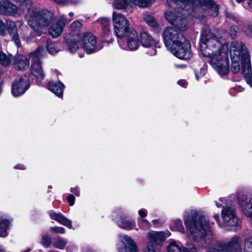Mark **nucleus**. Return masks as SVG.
<instances>
[{
    "label": "nucleus",
    "instance_id": "1",
    "mask_svg": "<svg viewBox=\"0 0 252 252\" xmlns=\"http://www.w3.org/2000/svg\"><path fill=\"white\" fill-rule=\"evenodd\" d=\"M200 49L202 56L211 63L220 62L229 63L228 44L221 38L217 37L208 28L202 31Z\"/></svg>",
    "mask_w": 252,
    "mask_h": 252
},
{
    "label": "nucleus",
    "instance_id": "2",
    "mask_svg": "<svg viewBox=\"0 0 252 252\" xmlns=\"http://www.w3.org/2000/svg\"><path fill=\"white\" fill-rule=\"evenodd\" d=\"M184 222L190 238L195 241L209 244L212 239V232L208 223V218L195 210L187 212Z\"/></svg>",
    "mask_w": 252,
    "mask_h": 252
},
{
    "label": "nucleus",
    "instance_id": "3",
    "mask_svg": "<svg viewBox=\"0 0 252 252\" xmlns=\"http://www.w3.org/2000/svg\"><path fill=\"white\" fill-rule=\"evenodd\" d=\"M162 36L167 49L177 58L186 60L192 56L190 43L182 32L168 27L164 30Z\"/></svg>",
    "mask_w": 252,
    "mask_h": 252
},
{
    "label": "nucleus",
    "instance_id": "4",
    "mask_svg": "<svg viewBox=\"0 0 252 252\" xmlns=\"http://www.w3.org/2000/svg\"><path fill=\"white\" fill-rule=\"evenodd\" d=\"M198 0H166V5L173 7L165 11L164 17L173 28L180 32L186 31L188 28L189 18L187 10L190 5L195 4Z\"/></svg>",
    "mask_w": 252,
    "mask_h": 252
},
{
    "label": "nucleus",
    "instance_id": "5",
    "mask_svg": "<svg viewBox=\"0 0 252 252\" xmlns=\"http://www.w3.org/2000/svg\"><path fill=\"white\" fill-rule=\"evenodd\" d=\"M53 17V14L46 10H41L33 7L28 10V24L35 32L39 28L49 25Z\"/></svg>",
    "mask_w": 252,
    "mask_h": 252
},
{
    "label": "nucleus",
    "instance_id": "6",
    "mask_svg": "<svg viewBox=\"0 0 252 252\" xmlns=\"http://www.w3.org/2000/svg\"><path fill=\"white\" fill-rule=\"evenodd\" d=\"M230 58L231 63H250V55L242 42L234 41L230 46Z\"/></svg>",
    "mask_w": 252,
    "mask_h": 252
},
{
    "label": "nucleus",
    "instance_id": "7",
    "mask_svg": "<svg viewBox=\"0 0 252 252\" xmlns=\"http://www.w3.org/2000/svg\"><path fill=\"white\" fill-rule=\"evenodd\" d=\"M114 25V32L116 36L120 38H123L126 36L131 29L130 23L123 15L120 13L114 12L112 14Z\"/></svg>",
    "mask_w": 252,
    "mask_h": 252
},
{
    "label": "nucleus",
    "instance_id": "8",
    "mask_svg": "<svg viewBox=\"0 0 252 252\" xmlns=\"http://www.w3.org/2000/svg\"><path fill=\"white\" fill-rule=\"evenodd\" d=\"M78 42L80 46H82L83 51L88 54L95 52L102 48L101 45L97 44L95 37L90 32L80 34Z\"/></svg>",
    "mask_w": 252,
    "mask_h": 252
},
{
    "label": "nucleus",
    "instance_id": "9",
    "mask_svg": "<svg viewBox=\"0 0 252 252\" xmlns=\"http://www.w3.org/2000/svg\"><path fill=\"white\" fill-rule=\"evenodd\" d=\"M221 217L223 225L227 230H231L232 229L228 227L236 226L238 224L235 209L233 206H226L224 207L221 211Z\"/></svg>",
    "mask_w": 252,
    "mask_h": 252
},
{
    "label": "nucleus",
    "instance_id": "10",
    "mask_svg": "<svg viewBox=\"0 0 252 252\" xmlns=\"http://www.w3.org/2000/svg\"><path fill=\"white\" fill-rule=\"evenodd\" d=\"M209 252H240L239 237L235 236L227 243L219 244L211 248Z\"/></svg>",
    "mask_w": 252,
    "mask_h": 252
},
{
    "label": "nucleus",
    "instance_id": "11",
    "mask_svg": "<svg viewBox=\"0 0 252 252\" xmlns=\"http://www.w3.org/2000/svg\"><path fill=\"white\" fill-rule=\"evenodd\" d=\"M119 239L123 244L118 245L119 252H138L137 245L130 237L126 234H120Z\"/></svg>",
    "mask_w": 252,
    "mask_h": 252
},
{
    "label": "nucleus",
    "instance_id": "12",
    "mask_svg": "<svg viewBox=\"0 0 252 252\" xmlns=\"http://www.w3.org/2000/svg\"><path fill=\"white\" fill-rule=\"evenodd\" d=\"M147 237L150 240L145 250V252H156L153 243L156 245L161 246L164 240V234L162 232L150 231Z\"/></svg>",
    "mask_w": 252,
    "mask_h": 252
},
{
    "label": "nucleus",
    "instance_id": "13",
    "mask_svg": "<svg viewBox=\"0 0 252 252\" xmlns=\"http://www.w3.org/2000/svg\"><path fill=\"white\" fill-rule=\"evenodd\" d=\"M66 23V18L63 15L61 16L52 23L49 30V34L53 37H59L63 31Z\"/></svg>",
    "mask_w": 252,
    "mask_h": 252
},
{
    "label": "nucleus",
    "instance_id": "14",
    "mask_svg": "<svg viewBox=\"0 0 252 252\" xmlns=\"http://www.w3.org/2000/svg\"><path fill=\"white\" fill-rule=\"evenodd\" d=\"M29 87V80L20 78L13 82L12 85V94L14 96H19L24 94Z\"/></svg>",
    "mask_w": 252,
    "mask_h": 252
},
{
    "label": "nucleus",
    "instance_id": "15",
    "mask_svg": "<svg viewBox=\"0 0 252 252\" xmlns=\"http://www.w3.org/2000/svg\"><path fill=\"white\" fill-rule=\"evenodd\" d=\"M127 47L129 50H136L140 46L139 36L135 29H131L126 36Z\"/></svg>",
    "mask_w": 252,
    "mask_h": 252
},
{
    "label": "nucleus",
    "instance_id": "16",
    "mask_svg": "<svg viewBox=\"0 0 252 252\" xmlns=\"http://www.w3.org/2000/svg\"><path fill=\"white\" fill-rule=\"evenodd\" d=\"M16 5L8 0L0 2V13L6 16H12L17 13Z\"/></svg>",
    "mask_w": 252,
    "mask_h": 252
},
{
    "label": "nucleus",
    "instance_id": "17",
    "mask_svg": "<svg viewBox=\"0 0 252 252\" xmlns=\"http://www.w3.org/2000/svg\"><path fill=\"white\" fill-rule=\"evenodd\" d=\"M196 10H204L206 15H210L215 17L218 14L219 7L214 1L209 0L207 1L204 5L195 8V12Z\"/></svg>",
    "mask_w": 252,
    "mask_h": 252
},
{
    "label": "nucleus",
    "instance_id": "18",
    "mask_svg": "<svg viewBox=\"0 0 252 252\" xmlns=\"http://www.w3.org/2000/svg\"><path fill=\"white\" fill-rule=\"evenodd\" d=\"M49 213L50 217L52 220L57 221L68 228H72L71 221L61 213H57L54 211H50Z\"/></svg>",
    "mask_w": 252,
    "mask_h": 252
},
{
    "label": "nucleus",
    "instance_id": "19",
    "mask_svg": "<svg viewBox=\"0 0 252 252\" xmlns=\"http://www.w3.org/2000/svg\"><path fill=\"white\" fill-rule=\"evenodd\" d=\"M30 71L32 75L36 78L37 84L39 85L45 77L41 64H32Z\"/></svg>",
    "mask_w": 252,
    "mask_h": 252
},
{
    "label": "nucleus",
    "instance_id": "20",
    "mask_svg": "<svg viewBox=\"0 0 252 252\" xmlns=\"http://www.w3.org/2000/svg\"><path fill=\"white\" fill-rule=\"evenodd\" d=\"M64 87V85L60 81H50L47 84V88L58 97L63 95Z\"/></svg>",
    "mask_w": 252,
    "mask_h": 252
},
{
    "label": "nucleus",
    "instance_id": "21",
    "mask_svg": "<svg viewBox=\"0 0 252 252\" xmlns=\"http://www.w3.org/2000/svg\"><path fill=\"white\" fill-rule=\"evenodd\" d=\"M166 252H196L195 248L188 249L181 247L178 242L173 241L167 246Z\"/></svg>",
    "mask_w": 252,
    "mask_h": 252
},
{
    "label": "nucleus",
    "instance_id": "22",
    "mask_svg": "<svg viewBox=\"0 0 252 252\" xmlns=\"http://www.w3.org/2000/svg\"><path fill=\"white\" fill-rule=\"evenodd\" d=\"M66 44L71 53H75L78 51L79 57L82 58L84 56V53L82 52V50H83L82 46H80V43L78 42V39L77 40L75 38L71 39H67L66 40Z\"/></svg>",
    "mask_w": 252,
    "mask_h": 252
},
{
    "label": "nucleus",
    "instance_id": "23",
    "mask_svg": "<svg viewBox=\"0 0 252 252\" xmlns=\"http://www.w3.org/2000/svg\"><path fill=\"white\" fill-rule=\"evenodd\" d=\"M7 27L10 36L15 44L17 47H20L21 45L19 35L15 29V23L12 21L7 22Z\"/></svg>",
    "mask_w": 252,
    "mask_h": 252
},
{
    "label": "nucleus",
    "instance_id": "24",
    "mask_svg": "<svg viewBox=\"0 0 252 252\" xmlns=\"http://www.w3.org/2000/svg\"><path fill=\"white\" fill-rule=\"evenodd\" d=\"M140 41L144 47H156L158 42L147 32H143L140 34Z\"/></svg>",
    "mask_w": 252,
    "mask_h": 252
},
{
    "label": "nucleus",
    "instance_id": "25",
    "mask_svg": "<svg viewBox=\"0 0 252 252\" xmlns=\"http://www.w3.org/2000/svg\"><path fill=\"white\" fill-rule=\"evenodd\" d=\"M12 220L5 216H0V237H6L8 235L7 230Z\"/></svg>",
    "mask_w": 252,
    "mask_h": 252
},
{
    "label": "nucleus",
    "instance_id": "26",
    "mask_svg": "<svg viewBox=\"0 0 252 252\" xmlns=\"http://www.w3.org/2000/svg\"><path fill=\"white\" fill-rule=\"evenodd\" d=\"M117 221L120 227L126 230H131L134 228L136 226L134 220H128L126 218L120 217Z\"/></svg>",
    "mask_w": 252,
    "mask_h": 252
},
{
    "label": "nucleus",
    "instance_id": "27",
    "mask_svg": "<svg viewBox=\"0 0 252 252\" xmlns=\"http://www.w3.org/2000/svg\"><path fill=\"white\" fill-rule=\"evenodd\" d=\"M242 64V73L247 84L252 88V69L251 64Z\"/></svg>",
    "mask_w": 252,
    "mask_h": 252
},
{
    "label": "nucleus",
    "instance_id": "28",
    "mask_svg": "<svg viewBox=\"0 0 252 252\" xmlns=\"http://www.w3.org/2000/svg\"><path fill=\"white\" fill-rule=\"evenodd\" d=\"M239 204L244 213L252 220V200L249 202H245V200L239 198Z\"/></svg>",
    "mask_w": 252,
    "mask_h": 252
},
{
    "label": "nucleus",
    "instance_id": "29",
    "mask_svg": "<svg viewBox=\"0 0 252 252\" xmlns=\"http://www.w3.org/2000/svg\"><path fill=\"white\" fill-rule=\"evenodd\" d=\"M113 5L117 9H128L132 8L131 0H115Z\"/></svg>",
    "mask_w": 252,
    "mask_h": 252
},
{
    "label": "nucleus",
    "instance_id": "30",
    "mask_svg": "<svg viewBox=\"0 0 252 252\" xmlns=\"http://www.w3.org/2000/svg\"><path fill=\"white\" fill-rule=\"evenodd\" d=\"M212 67L220 75L227 74L230 70L229 64H211Z\"/></svg>",
    "mask_w": 252,
    "mask_h": 252
},
{
    "label": "nucleus",
    "instance_id": "31",
    "mask_svg": "<svg viewBox=\"0 0 252 252\" xmlns=\"http://www.w3.org/2000/svg\"><path fill=\"white\" fill-rule=\"evenodd\" d=\"M207 68L206 64H195L194 69L195 77L197 80H198L199 77H201L205 74Z\"/></svg>",
    "mask_w": 252,
    "mask_h": 252
},
{
    "label": "nucleus",
    "instance_id": "32",
    "mask_svg": "<svg viewBox=\"0 0 252 252\" xmlns=\"http://www.w3.org/2000/svg\"><path fill=\"white\" fill-rule=\"evenodd\" d=\"M98 23L101 27L102 31L107 34L110 32V20L107 18H100L96 21Z\"/></svg>",
    "mask_w": 252,
    "mask_h": 252
},
{
    "label": "nucleus",
    "instance_id": "33",
    "mask_svg": "<svg viewBox=\"0 0 252 252\" xmlns=\"http://www.w3.org/2000/svg\"><path fill=\"white\" fill-rule=\"evenodd\" d=\"M67 244V241L61 237H58L55 239L53 246L58 249L63 250Z\"/></svg>",
    "mask_w": 252,
    "mask_h": 252
},
{
    "label": "nucleus",
    "instance_id": "34",
    "mask_svg": "<svg viewBox=\"0 0 252 252\" xmlns=\"http://www.w3.org/2000/svg\"><path fill=\"white\" fill-rule=\"evenodd\" d=\"M47 49L51 55H55L60 51L58 45L50 41L47 42Z\"/></svg>",
    "mask_w": 252,
    "mask_h": 252
},
{
    "label": "nucleus",
    "instance_id": "35",
    "mask_svg": "<svg viewBox=\"0 0 252 252\" xmlns=\"http://www.w3.org/2000/svg\"><path fill=\"white\" fill-rule=\"evenodd\" d=\"M45 50L43 47H39L34 52L30 54V57L33 59H40L44 56Z\"/></svg>",
    "mask_w": 252,
    "mask_h": 252
},
{
    "label": "nucleus",
    "instance_id": "36",
    "mask_svg": "<svg viewBox=\"0 0 252 252\" xmlns=\"http://www.w3.org/2000/svg\"><path fill=\"white\" fill-rule=\"evenodd\" d=\"M144 20L145 22L150 27L152 28H156L158 26V23L157 21L155 20L154 17L151 15H146Z\"/></svg>",
    "mask_w": 252,
    "mask_h": 252
},
{
    "label": "nucleus",
    "instance_id": "37",
    "mask_svg": "<svg viewBox=\"0 0 252 252\" xmlns=\"http://www.w3.org/2000/svg\"><path fill=\"white\" fill-rule=\"evenodd\" d=\"M12 56L6 55L3 52H0V63H10Z\"/></svg>",
    "mask_w": 252,
    "mask_h": 252
},
{
    "label": "nucleus",
    "instance_id": "38",
    "mask_svg": "<svg viewBox=\"0 0 252 252\" xmlns=\"http://www.w3.org/2000/svg\"><path fill=\"white\" fill-rule=\"evenodd\" d=\"M173 228L181 232H184V228L182 224V222L180 220H177L175 221L173 225L172 226Z\"/></svg>",
    "mask_w": 252,
    "mask_h": 252
},
{
    "label": "nucleus",
    "instance_id": "39",
    "mask_svg": "<svg viewBox=\"0 0 252 252\" xmlns=\"http://www.w3.org/2000/svg\"><path fill=\"white\" fill-rule=\"evenodd\" d=\"M138 225L140 229L146 230L150 227V223L145 219H140L138 220Z\"/></svg>",
    "mask_w": 252,
    "mask_h": 252
},
{
    "label": "nucleus",
    "instance_id": "40",
    "mask_svg": "<svg viewBox=\"0 0 252 252\" xmlns=\"http://www.w3.org/2000/svg\"><path fill=\"white\" fill-rule=\"evenodd\" d=\"M41 243L45 248L49 247L51 243V238L48 235L43 236Z\"/></svg>",
    "mask_w": 252,
    "mask_h": 252
},
{
    "label": "nucleus",
    "instance_id": "41",
    "mask_svg": "<svg viewBox=\"0 0 252 252\" xmlns=\"http://www.w3.org/2000/svg\"><path fill=\"white\" fill-rule=\"evenodd\" d=\"M15 62L17 63H29V61L27 58L24 55H17L15 57Z\"/></svg>",
    "mask_w": 252,
    "mask_h": 252
},
{
    "label": "nucleus",
    "instance_id": "42",
    "mask_svg": "<svg viewBox=\"0 0 252 252\" xmlns=\"http://www.w3.org/2000/svg\"><path fill=\"white\" fill-rule=\"evenodd\" d=\"M244 249L247 252H252V237H250L246 240Z\"/></svg>",
    "mask_w": 252,
    "mask_h": 252
},
{
    "label": "nucleus",
    "instance_id": "43",
    "mask_svg": "<svg viewBox=\"0 0 252 252\" xmlns=\"http://www.w3.org/2000/svg\"><path fill=\"white\" fill-rule=\"evenodd\" d=\"M82 24L80 21L76 20L72 22L70 25V29L73 31H77L80 30Z\"/></svg>",
    "mask_w": 252,
    "mask_h": 252
},
{
    "label": "nucleus",
    "instance_id": "44",
    "mask_svg": "<svg viewBox=\"0 0 252 252\" xmlns=\"http://www.w3.org/2000/svg\"><path fill=\"white\" fill-rule=\"evenodd\" d=\"M13 67L16 70L24 71L29 67V64H13Z\"/></svg>",
    "mask_w": 252,
    "mask_h": 252
},
{
    "label": "nucleus",
    "instance_id": "45",
    "mask_svg": "<svg viewBox=\"0 0 252 252\" xmlns=\"http://www.w3.org/2000/svg\"><path fill=\"white\" fill-rule=\"evenodd\" d=\"M132 7L137 6L140 8H145L142 0H131Z\"/></svg>",
    "mask_w": 252,
    "mask_h": 252
},
{
    "label": "nucleus",
    "instance_id": "46",
    "mask_svg": "<svg viewBox=\"0 0 252 252\" xmlns=\"http://www.w3.org/2000/svg\"><path fill=\"white\" fill-rule=\"evenodd\" d=\"M50 229L57 233L63 234L65 233V229L62 227L54 226L51 227Z\"/></svg>",
    "mask_w": 252,
    "mask_h": 252
},
{
    "label": "nucleus",
    "instance_id": "47",
    "mask_svg": "<svg viewBox=\"0 0 252 252\" xmlns=\"http://www.w3.org/2000/svg\"><path fill=\"white\" fill-rule=\"evenodd\" d=\"M239 64H232L231 70L233 73H237L240 70Z\"/></svg>",
    "mask_w": 252,
    "mask_h": 252
},
{
    "label": "nucleus",
    "instance_id": "48",
    "mask_svg": "<svg viewBox=\"0 0 252 252\" xmlns=\"http://www.w3.org/2000/svg\"><path fill=\"white\" fill-rule=\"evenodd\" d=\"M76 250V246L74 244H70L67 247L66 250L67 252H74Z\"/></svg>",
    "mask_w": 252,
    "mask_h": 252
},
{
    "label": "nucleus",
    "instance_id": "49",
    "mask_svg": "<svg viewBox=\"0 0 252 252\" xmlns=\"http://www.w3.org/2000/svg\"><path fill=\"white\" fill-rule=\"evenodd\" d=\"M5 30V26L3 22L0 19V34L4 35Z\"/></svg>",
    "mask_w": 252,
    "mask_h": 252
},
{
    "label": "nucleus",
    "instance_id": "50",
    "mask_svg": "<svg viewBox=\"0 0 252 252\" xmlns=\"http://www.w3.org/2000/svg\"><path fill=\"white\" fill-rule=\"evenodd\" d=\"M238 31V28L236 26H232L230 28V33L231 34V36L232 38L235 36L236 33Z\"/></svg>",
    "mask_w": 252,
    "mask_h": 252
},
{
    "label": "nucleus",
    "instance_id": "51",
    "mask_svg": "<svg viewBox=\"0 0 252 252\" xmlns=\"http://www.w3.org/2000/svg\"><path fill=\"white\" fill-rule=\"evenodd\" d=\"M75 200V197L72 194H70L67 197V201L69 202L70 206H73L74 204Z\"/></svg>",
    "mask_w": 252,
    "mask_h": 252
},
{
    "label": "nucleus",
    "instance_id": "52",
    "mask_svg": "<svg viewBox=\"0 0 252 252\" xmlns=\"http://www.w3.org/2000/svg\"><path fill=\"white\" fill-rule=\"evenodd\" d=\"M177 84L180 86L185 88H187L188 85V83L187 82V81L184 79L179 80L177 82Z\"/></svg>",
    "mask_w": 252,
    "mask_h": 252
},
{
    "label": "nucleus",
    "instance_id": "53",
    "mask_svg": "<svg viewBox=\"0 0 252 252\" xmlns=\"http://www.w3.org/2000/svg\"><path fill=\"white\" fill-rule=\"evenodd\" d=\"M143 0L142 3H143L144 7L146 8V7H149L151 5L152 2L155 1L156 0Z\"/></svg>",
    "mask_w": 252,
    "mask_h": 252
},
{
    "label": "nucleus",
    "instance_id": "54",
    "mask_svg": "<svg viewBox=\"0 0 252 252\" xmlns=\"http://www.w3.org/2000/svg\"><path fill=\"white\" fill-rule=\"evenodd\" d=\"M70 191L74 193L76 196H79L80 195L79 189L77 187L71 188Z\"/></svg>",
    "mask_w": 252,
    "mask_h": 252
},
{
    "label": "nucleus",
    "instance_id": "55",
    "mask_svg": "<svg viewBox=\"0 0 252 252\" xmlns=\"http://www.w3.org/2000/svg\"><path fill=\"white\" fill-rule=\"evenodd\" d=\"M139 215L142 218H144L147 216V212L145 209H140L138 211Z\"/></svg>",
    "mask_w": 252,
    "mask_h": 252
},
{
    "label": "nucleus",
    "instance_id": "56",
    "mask_svg": "<svg viewBox=\"0 0 252 252\" xmlns=\"http://www.w3.org/2000/svg\"><path fill=\"white\" fill-rule=\"evenodd\" d=\"M55 2L59 4H63L68 1V0H53Z\"/></svg>",
    "mask_w": 252,
    "mask_h": 252
},
{
    "label": "nucleus",
    "instance_id": "57",
    "mask_svg": "<svg viewBox=\"0 0 252 252\" xmlns=\"http://www.w3.org/2000/svg\"><path fill=\"white\" fill-rule=\"evenodd\" d=\"M15 168L16 169H22V170H24L26 169V167L24 165H22V164H18L17 165H16L15 167Z\"/></svg>",
    "mask_w": 252,
    "mask_h": 252
},
{
    "label": "nucleus",
    "instance_id": "58",
    "mask_svg": "<svg viewBox=\"0 0 252 252\" xmlns=\"http://www.w3.org/2000/svg\"><path fill=\"white\" fill-rule=\"evenodd\" d=\"M175 67L176 68H184L185 67V65L184 64H176L175 65Z\"/></svg>",
    "mask_w": 252,
    "mask_h": 252
},
{
    "label": "nucleus",
    "instance_id": "59",
    "mask_svg": "<svg viewBox=\"0 0 252 252\" xmlns=\"http://www.w3.org/2000/svg\"><path fill=\"white\" fill-rule=\"evenodd\" d=\"M248 28V30L250 31V33L252 35V24L249 25Z\"/></svg>",
    "mask_w": 252,
    "mask_h": 252
},
{
    "label": "nucleus",
    "instance_id": "60",
    "mask_svg": "<svg viewBox=\"0 0 252 252\" xmlns=\"http://www.w3.org/2000/svg\"><path fill=\"white\" fill-rule=\"evenodd\" d=\"M226 199L225 198H220L219 199V201L221 203H225Z\"/></svg>",
    "mask_w": 252,
    "mask_h": 252
},
{
    "label": "nucleus",
    "instance_id": "61",
    "mask_svg": "<svg viewBox=\"0 0 252 252\" xmlns=\"http://www.w3.org/2000/svg\"><path fill=\"white\" fill-rule=\"evenodd\" d=\"M192 16H193V17H196V18H197V19H199V20H200V21H201V20L202 19V17H201V18H200V16H199V15H198V16L196 15L195 13H193V14H192Z\"/></svg>",
    "mask_w": 252,
    "mask_h": 252
},
{
    "label": "nucleus",
    "instance_id": "62",
    "mask_svg": "<svg viewBox=\"0 0 252 252\" xmlns=\"http://www.w3.org/2000/svg\"><path fill=\"white\" fill-rule=\"evenodd\" d=\"M214 218L215 220L219 222V216L218 215H216L214 216Z\"/></svg>",
    "mask_w": 252,
    "mask_h": 252
},
{
    "label": "nucleus",
    "instance_id": "63",
    "mask_svg": "<svg viewBox=\"0 0 252 252\" xmlns=\"http://www.w3.org/2000/svg\"><path fill=\"white\" fill-rule=\"evenodd\" d=\"M248 6L250 8L252 9V0H250L248 3Z\"/></svg>",
    "mask_w": 252,
    "mask_h": 252
},
{
    "label": "nucleus",
    "instance_id": "64",
    "mask_svg": "<svg viewBox=\"0 0 252 252\" xmlns=\"http://www.w3.org/2000/svg\"><path fill=\"white\" fill-rule=\"evenodd\" d=\"M5 249L1 245H0V252H4Z\"/></svg>",
    "mask_w": 252,
    "mask_h": 252
}]
</instances>
